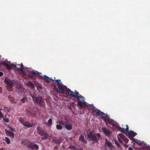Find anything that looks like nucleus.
Wrapping results in <instances>:
<instances>
[{
	"label": "nucleus",
	"mask_w": 150,
	"mask_h": 150,
	"mask_svg": "<svg viewBox=\"0 0 150 150\" xmlns=\"http://www.w3.org/2000/svg\"><path fill=\"white\" fill-rule=\"evenodd\" d=\"M93 114L94 115H101L103 119L104 120L106 123H109L111 125H115L116 123L114 121L110 119L109 117L105 114L103 112H101L99 110H96L93 111Z\"/></svg>",
	"instance_id": "1"
},
{
	"label": "nucleus",
	"mask_w": 150,
	"mask_h": 150,
	"mask_svg": "<svg viewBox=\"0 0 150 150\" xmlns=\"http://www.w3.org/2000/svg\"><path fill=\"white\" fill-rule=\"evenodd\" d=\"M58 88V89L57 90L58 92L59 93L61 92L62 94H64L65 91L66 92L65 94H79V92L76 90H75V91L73 92L67 88V86L63 84L59 85Z\"/></svg>",
	"instance_id": "2"
},
{
	"label": "nucleus",
	"mask_w": 150,
	"mask_h": 150,
	"mask_svg": "<svg viewBox=\"0 0 150 150\" xmlns=\"http://www.w3.org/2000/svg\"><path fill=\"white\" fill-rule=\"evenodd\" d=\"M36 95L37 94H32L31 96L34 102L38 104L40 106L45 108V105L44 100L41 97L37 96Z\"/></svg>",
	"instance_id": "3"
},
{
	"label": "nucleus",
	"mask_w": 150,
	"mask_h": 150,
	"mask_svg": "<svg viewBox=\"0 0 150 150\" xmlns=\"http://www.w3.org/2000/svg\"><path fill=\"white\" fill-rule=\"evenodd\" d=\"M89 140H92L93 142H97L100 137L99 133H95L93 132H90L87 135Z\"/></svg>",
	"instance_id": "4"
},
{
	"label": "nucleus",
	"mask_w": 150,
	"mask_h": 150,
	"mask_svg": "<svg viewBox=\"0 0 150 150\" xmlns=\"http://www.w3.org/2000/svg\"><path fill=\"white\" fill-rule=\"evenodd\" d=\"M71 95V96L74 95V94H70ZM76 95L74 96H76V98L78 100V103L77 105V106L79 108H82V105L81 104V103L83 104L84 105L86 106H88L89 105L88 104L86 103L84 100V97L82 96L81 95L79 96H77V94H74Z\"/></svg>",
	"instance_id": "5"
},
{
	"label": "nucleus",
	"mask_w": 150,
	"mask_h": 150,
	"mask_svg": "<svg viewBox=\"0 0 150 150\" xmlns=\"http://www.w3.org/2000/svg\"><path fill=\"white\" fill-rule=\"evenodd\" d=\"M57 123L64 125L66 129L68 130H70L72 128V125L68 123V120L65 117L64 119H63L61 121L58 120L57 121Z\"/></svg>",
	"instance_id": "6"
},
{
	"label": "nucleus",
	"mask_w": 150,
	"mask_h": 150,
	"mask_svg": "<svg viewBox=\"0 0 150 150\" xmlns=\"http://www.w3.org/2000/svg\"><path fill=\"white\" fill-rule=\"evenodd\" d=\"M38 129L37 132L41 136H43L44 137L42 138V139H45L48 138V135L45 131L41 129L40 127H38Z\"/></svg>",
	"instance_id": "7"
},
{
	"label": "nucleus",
	"mask_w": 150,
	"mask_h": 150,
	"mask_svg": "<svg viewBox=\"0 0 150 150\" xmlns=\"http://www.w3.org/2000/svg\"><path fill=\"white\" fill-rule=\"evenodd\" d=\"M117 139L121 143L124 142L127 143L129 141V140L123 134L121 133L118 134Z\"/></svg>",
	"instance_id": "8"
},
{
	"label": "nucleus",
	"mask_w": 150,
	"mask_h": 150,
	"mask_svg": "<svg viewBox=\"0 0 150 150\" xmlns=\"http://www.w3.org/2000/svg\"><path fill=\"white\" fill-rule=\"evenodd\" d=\"M4 82L7 86V88L8 87L10 88V89L9 91H12V88L14 84L13 82L8 78H5Z\"/></svg>",
	"instance_id": "9"
},
{
	"label": "nucleus",
	"mask_w": 150,
	"mask_h": 150,
	"mask_svg": "<svg viewBox=\"0 0 150 150\" xmlns=\"http://www.w3.org/2000/svg\"><path fill=\"white\" fill-rule=\"evenodd\" d=\"M26 113L28 114L35 116L36 114L38 113V110L36 109V110L33 111L30 108H27L26 109Z\"/></svg>",
	"instance_id": "10"
},
{
	"label": "nucleus",
	"mask_w": 150,
	"mask_h": 150,
	"mask_svg": "<svg viewBox=\"0 0 150 150\" xmlns=\"http://www.w3.org/2000/svg\"><path fill=\"white\" fill-rule=\"evenodd\" d=\"M19 120L20 122L24 126L27 127H31L33 126V125L31 124L28 122L24 121L22 117H20L19 118Z\"/></svg>",
	"instance_id": "11"
},
{
	"label": "nucleus",
	"mask_w": 150,
	"mask_h": 150,
	"mask_svg": "<svg viewBox=\"0 0 150 150\" xmlns=\"http://www.w3.org/2000/svg\"><path fill=\"white\" fill-rule=\"evenodd\" d=\"M14 65L15 66H14V68L18 71H22L24 69L23 66L22 64H18L16 63H15Z\"/></svg>",
	"instance_id": "12"
},
{
	"label": "nucleus",
	"mask_w": 150,
	"mask_h": 150,
	"mask_svg": "<svg viewBox=\"0 0 150 150\" xmlns=\"http://www.w3.org/2000/svg\"><path fill=\"white\" fill-rule=\"evenodd\" d=\"M28 147L32 149L38 150L39 149L38 145L33 143H31L28 145Z\"/></svg>",
	"instance_id": "13"
},
{
	"label": "nucleus",
	"mask_w": 150,
	"mask_h": 150,
	"mask_svg": "<svg viewBox=\"0 0 150 150\" xmlns=\"http://www.w3.org/2000/svg\"><path fill=\"white\" fill-rule=\"evenodd\" d=\"M39 73V72L38 71H31L28 73V76L29 78H32L34 76L38 74Z\"/></svg>",
	"instance_id": "14"
},
{
	"label": "nucleus",
	"mask_w": 150,
	"mask_h": 150,
	"mask_svg": "<svg viewBox=\"0 0 150 150\" xmlns=\"http://www.w3.org/2000/svg\"><path fill=\"white\" fill-rule=\"evenodd\" d=\"M126 130L127 132L130 135H131L132 137H134L135 136L137 135V134L134 132L133 131H129V127L127 125H126Z\"/></svg>",
	"instance_id": "15"
},
{
	"label": "nucleus",
	"mask_w": 150,
	"mask_h": 150,
	"mask_svg": "<svg viewBox=\"0 0 150 150\" xmlns=\"http://www.w3.org/2000/svg\"><path fill=\"white\" fill-rule=\"evenodd\" d=\"M105 144L107 145L109 148L111 149H113L114 148V147L112 145V143L109 141L107 139H105Z\"/></svg>",
	"instance_id": "16"
},
{
	"label": "nucleus",
	"mask_w": 150,
	"mask_h": 150,
	"mask_svg": "<svg viewBox=\"0 0 150 150\" xmlns=\"http://www.w3.org/2000/svg\"><path fill=\"white\" fill-rule=\"evenodd\" d=\"M114 122L116 123V124H115V125H112L115 127L118 130L120 131L121 132L125 133V130L126 131V129H125L124 128H121L119 126H118V125L117 124V123L114 121Z\"/></svg>",
	"instance_id": "17"
},
{
	"label": "nucleus",
	"mask_w": 150,
	"mask_h": 150,
	"mask_svg": "<svg viewBox=\"0 0 150 150\" xmlns=\"http://www.w3.org/2000/svg\"><path fill=\"white\" fill-rule=\"evenodd\" d=\"M102 129L104 133L106 135H109L111 133L110 131L105 128H103Z\"/></svg>",
	"instance_id": "18"
},
{
	"label": "nucleus",
	"mask_w": 150,
	"mask_h": 150,
	"mask_svg": "<svg viewBox=\"0 0 150 150\" xmlns=\"http://www.w3.org/2000/svg\"><path fill=\"white\" fill-rule=\"evenodd\" d=\"M5 131L6 133V135L8 136H11L13 138L14 137V134L12 132H11L8 131H7L6 129L5 130Z\"/></svg>",
	"instance_id": "19"
},
{
	"label": "nucleus",
	"mask_w": 150,
	"mask_h": 150,
	"mask_svg": "<svg viewBox=\"0 0 150 150\" xmlns=\"http://www.w3.org/2000/svg\"><path fill=\"white\" fill-rule=\"evenodd\" d=\"M27 86L29 87L32 89H33L35 88V86L33 83L30 81H29L28 82Z\"/></svg>",
	"instance_id": "20"
},
{
	"label": "nucleus",
	"mask_w": 150,
	"mask_h": 150,
	"mask_svg": "<svg viewBox=\"0 0 150 150\" xmlns=\"http://www.w3.org/2000/svg\"><path fill=\"white\" fill-rule=\"evenodd\" d=\"M14 64H11L10 65L8 64L6 67L8 70H10L11 69L12 67L14 68Z\"/></svg>",
	"instance_id": "21"
},
{
	"label": "nucleus",
	"mask_w": 150,
	"mask_h": 150,
	"mask_svg": "<svg viewBox=\"0 0 150 150\" xmlns=\"http://www.w3.org/2000/svg\"><path fill=\"white\" fill-rule=\"evenodd\" d=\"M20 101L23 103L26 102L28 101V98L26 96H25Z\"/></svg>",
	"instance_id": "22"
},
{
	"label": "nucleus",
	"mask_w": 150,
	"mask_h": 150,
	"mask_svg": "<svg viewBox=\"0 0 150 150\" xmlns=\"http://www.w3.org/2000/svg\"><path fill=\"white\" fill-rule=\"evenodd\" d=\"M79 140L81 142H84V143H86V142L84 140V136L83 135H81L79 139Z\"/></svg>",
	"instance_id": "23"
},
{
	"label": "nucleus",
	"mask_w": 150,
	"mask_h": 150,
	"mask_svg": "<svg viewBox=\"0 0 150 150\" xmlns=\"http://www.w3.org/2000/svg\"><path fill=\"white\" fill-rule=\"evenodd\" d=\"M49 78L46 76V75H44V80L47 83L50 82Z\"/></svg>",
	"instance_id": "24"
},
{
	"label": "nucleus",
	"mask_w": 150,
	"mask_h": 150,
	"mask_svg": "<svg viewBox=\"0 0 150 150\" xmlns=\"http://www.w3.org/2000/svg\"><path fill=\"white\" fill-rule=\"evenodd\" d=\"M52 118L48 120V122L47 123V125L48 126L51 125L52 123Z\"/></svg>",
	"instance_id": "25"
},
{
	"label": "nucleus",
	"mask_w": 150,
	"mask_h": 150,
	"mask_svg": "<svg viewBox=\"0 0 150 150\" xmlns=\"http://www.w3.org/2000/svg\"><path fill=\"white\" fill-rule=\"evenodd\" d=\"M56 128L57 129L61 130L62 129V127L60 125L57 124L56 125Z\"/></svg>",
	"instance_id": "26"
},
{
	"label": "nucleus",
	"mask_w": 150,
	"mask_h": 150,
	"mask_svg": "<svg viewBox=\"0 0 150 150\" xmlns=\"http://www.w3.org/2000/svg\"><path fill=\"white\" fill-rule=\"evenodd\" d=\"M5 141H6V142L7 144H9L10 143V140L8 137H5Z\"/></svg>",
	"instance_id": "27"
},
{
	"label": "nucleus",
	"mask_w": 150,
	"mask_h": 150,
	"mask_svg": "<svg viewBox=\"0 0 150 150\" xmlns=\"http://www.w3.org/2000/svg\"><path fill=\"white\" fill-rule=\"evenodd\" d=\"M72 150H76V148L74 146H71L68 147Z\"/></svg>",
	"instance_id": "28"
},
{
	"label": "nucleus",
	"mask_w": 150,
	"mask_h": 150,
	"mask_svg": "<svg viewBox=\"0 0 150 150\" xmlns=\"http://www.w3.org/2000/svg\"><path fill=\"white\" fill-rule=\"evenodd\" d=\"M114 141L115 143L117 145V146H118L119 147L120 146V144L118 143V142H117V140L115 139L114 140Z\"/></svg>",
	"instance_id": "29"
},
{
	"label": "nucleus",
	"mask_w": 150,
	"mask_h": 150,
	"mask_svg": "<svg viewBox=\"0 0 150 150\" xmlns=\"http://www.w3.org/2000/svg\"><path fill=\"white\" fill-rule=\"evenodd\" d=\"M134 142L139 144H140L141 143V142L140 140H136Z\"/></svg>",
	"instance_id": "30"
},
{
	"label": "nucleus",
	"mask_w": 150,
	"mask_h": 150,
	"mask_svg": "<svg viewBox=\"0 0 150 150\" xmlns=\"http://www.w3.org/2000/svg\"><path fill=\"white\" fill-rule=\"evenodd\" d=\"M2 64L3 66H5L6 67L8 65V64H7L6 62H3L2 63Z\"/></svg>",
	"instance_id": "31"
},
{
	"label": "nucleus",
	"mask_w": 150,
	"mask_h": 150,
	"mask_svg": "<svg viewBox=\"0 0 150 150\" xmlns=\"http://www.w3.org/2000/svg\"><path fill=\"white\" fill-rule=\"evenodd\" d=\"M10 128V129L12 131H13L14 132H15V130L13 128H12L10 127H9Z\"/></svg>",
	"instance_id": "32"
},
{
	"label": "nucleus",
	"mask_w": 150,
	"mask_h": 150,
	"mask_svg": "<svg viewBox=\"0 0 150 150\" xmlns=\"http://www.w3.org/2000/svg\"><path fill=\"white\" fill-rule=\"evenodd\" d=\"M4 117V115L2 114L1 112L0 111V117L1 118H3Z\"/></svg>",
	"instance_id": "33"
},
{
	"label": "nucleus",
	"mask_w": 150,
	"mask_h": 150,
	"mask_svg": "<svg viewBox=\"0 0 150 150\" xmlns=\"http://www.w3.org/2000/svg\"><path fill=\"white\" fill-rule=\"evenodd\" d=\"M61 82L58 81L57 82V84L58 87L59 86V85H62L60 83Z\"/></svg>",
	"instance_id": "34"
},
{
	"label": "nucleus",
	"mask_w": 150,
	"mask_h": 150,
	"mask_svg": "<svg viewBox=\"0 0 150 150\" xmlns=\"http://www.w3.org/2000/svg\"><path fill=\"white\" fill-rule=\"evenodd\" d=\"M90 108L91 109H93L94 108V106L93 104L90 105Z\"/></svg>",
	"instance_id": "35"
},
{
	"label": "nucleus",
	"mask_w": 150,
	"mask_h": 150,
	"mask_svg": "<svg viewBox=\"0 0 150 150\" xmlns=\"http://www.w3.org/2000/svg\"><path fill=\"white\" fill-rule=\"evenodd\" d=\"M49 79L50 82L51 81H52L53 82L54 81V80H53L51 78H49Z\"/></svg>",
	"instance_id": "36"
},
{
	"label": "nucleus",
	"mask_w": 150,
	"mask_h": 150,
	"mask_svg": "<svg viewBox=\"0 0 150 150\" xmlns=\"http://www.w3.org/2000/svg\"><path fill=\"white\" fill-rule=\"evenodd\" d=\"M54 80L57 82L58 81L61 82V80L60 79H57L56 80L54 79Z\"/></svg>",
	"instance_id": "37"
},
{
	"label": "nucleus",
	"mask_w": 150,
	"mask_h": 150,
	"mask_svg": "<svg viewBox=\"0 0 150 150\" xmlns=\"http://www.w3.org/2000/svg\"><path fill=\"white\" fill-rule=\"evenodd\" d=\"M3 75V73L1 72H0V76H2Z\"/></svg>",
	"instance_id": "38"
},
{
	"label": "nucleus",
	"mask_w": 150,
	"mask_h": 150,
	"mask_svg": "<svg viewBox=\"0 0 150 150\" xmlns=\"http://www.w3.org/2000/svg\"><path fill=\"white\" fill-rule=\"evenodd\" d=\"M129 150H134L131 147H129Z\"/></svg>",
	"instance_id": "39"
},
{
	"label": "nucleus",
	"mask_w": 150,
	"mask_h": 150,
	"mask_svg": "<svg viewBox=\"0 0 150 150\" xmlns=\"http://www.w3.org/2000/svg\"><path fill=\"white\" fill-rule=\"evenodd\" d=\"M38 76H39V78H42L43 77L42 76H41L40 75H38Z\"/></svg>",
	"instance_id": "40"
},
{
	"label": "nucleus",
	"mask_w": 150,
	"mask_h": 150,
	"mask_svg": "<svg viewBox=\"0 0 150 150\" xmlns=\"http://www.w3.org/2000/svg\"><path fill=\"white\" fill-rule=\"evenodd\" d=\"M124 146H125L126 147H128V145H126V144H125V145H124Z\"/></svg>",
	"instance_id": "41"
},
{
	"label": "nucleus",
	"mask_w": 150,
	"mask_h": 150,
	"mask_svg": "<svg viewBox=\"0 0 150 150\" xmlns=\"http://www.w3.org/2000/svg\"><path fill=\"white\" fill-rule=\"evenodd\" d=\"M5 121H6V122H8V120L7 119H6L5 120Z\"/></svg>",
	"instance_id": "42"
},
{
	"label": "nucleus",
	"mask_w": 150,
	"mask_h": 150,
	"mask_svg": "<svg viewBox=\"0 0 150 150\" xmlns=\"http://www.w3.org/2000/svg\"><path fill=\"white\" fill-rule=\"evenodd\" d=\"M3 148H0V150H3Z\"/></svg>",
	"instance_id": "43"
},
{
	"label": "nucleus",
	"mask_w": 150,
	"mask_h": 150,
	"mask_svg": "<svg viewBox=\"0 0 150 150\" xmlns=\"http://www.w3.org/2000/svg\"><path fill=\"white\" fill-rule=\"evenodd\" d=\"M83 150V149L82 148H80L79 150Z\"/></svg>",
	"instance_id": "44"
},
{
	"label": "nucleus",
	"mask_w": 150,
	"mask_h": 150,
	"mask_svg": "<svg viewBox=\"0 0 150 150\" xmlns=\"http://www.w3.org/2000/svg\"><path fill=\"white\" fill-rule=\"evenodd\" d=\"M1 110H2V108L0 107V111Z\"/></svg>",
	"instance_id": "45"
},
{
	"label": "nucleus",
	"mask_w": 150,
	"mask_h": 150,
	"mask_svg": "<svg viewBox=\"0 0 150 150\" xmlns=\"http://www.w3.org/2000/svg\"><path fill=\"white\" fill-rule=\"evenodd\" d=\"M1 133V132L0 131V134Z\"/></svg>",
	"instance_id": "46"
}]
</instances>
